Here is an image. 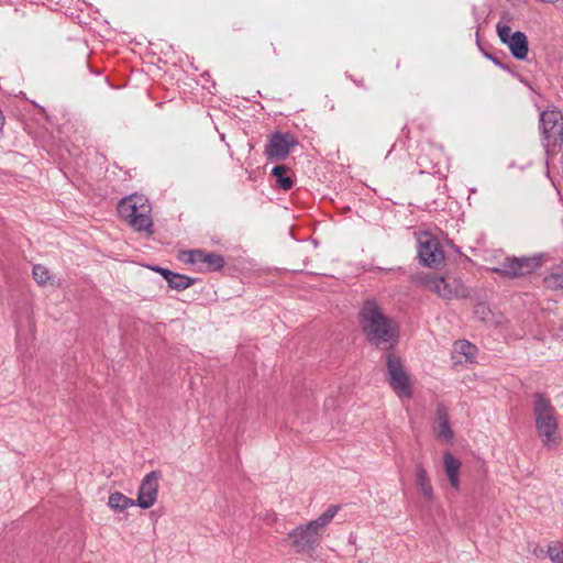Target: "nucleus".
Returning a JSON list of instances; mask_svg holds the SVG:
<instances>
[{
	"label": "nucleus",
	"mask_w": 563,
	"mask_h": 563,
	"mask_svg": "<svg viewBox=\"0 0 563 563\" xmlns=\"http://www.w3.org/2000/svg\"><path fill=\"white\" fill-rule=\"evenodd\" d=\"M297 139L291 133L275 132L265 146V155L269 161L285 159L291 148L297 145Z\"/></svg>",
	"instance_id": "obj_10"
},
{
	"label": "nucleus",
	"mask_w": 563,
	"mask_h": 563,
	"mask_svg": "<svg viewBox=\"0 0 563 563\" xmlns=\"http://www.w3.org/2000/svg\"><path fill=\"white\" fill-rule=\"evenodd\" d=\"M497 33L500 38V41L504 44H507L509 42V37L514 34L511 33V27L506 24L498 23L497 24Z\"/></svg>",
	"instance_id": "obj_23"
},
{
	"label": "nucleus",
	"mask_w": 563,
	"mask_h": 563,
	"mask_svg": "<svg viewBox=\"0 0 563 563\" xmlns=\"http://www.w3.org/2000/svg\"><path fill=\"white\" fill-rule=\"evenodd\" d=\"M510 49L512 56L516 59L523 60L528 56L529 45L527 35L521 32H515L510 37L509 42L506 44Z\"/></svg>",
	"instance_id": "obj_13"
},
{
	"label": "nucleus",
	"mask_w": 563,
	"mask_h": 563,
	"mask_svg": "<svg viewBox=\"0 0 563 563\" xmlns=\"http://www.w3.org/2000/svg\"><path fill=\"white\" fill-rule=\"evenodd\" d=\"M533 416L537 433L542 444L550 450L556 449L560 437L555 409L550 399L541 393L534 395Z\"/></svg>",
	"instance_id": "obj_3"
},
{
	"label": "nucleus",
	"mask_w": 563,
	"mask_h": 563,
	"mask_svg": "<svg viewBox=\"0 0 563 563\" xmlns=\"http://www.w3.org/2000/svg\"><path fill=\"white\" fill-rule=\"evenodd\" d=\"M148 268L161 274L164 277V279L167 282V284H169V280L172 279L173 275L175 274L174 272H172L167 268L159 267V266H148Z\"/></svg>",
	"instance_id": "obj_25"
},
{
	"label": "nucleus",
	"mask_w": 563,
	"mask_h": 563,
	"mask_svg": "<svg viewBox=\"0 0 563 563\" xmlns=\"http://www.w3.org/2000/svg\"><path fill=\"white\" fill-rule=\"evenodd\" d=\"M543 285L550 290L563 289V273L551 272L543 278Z\"/></svg>",
	"instance_id": "obj_20"
},
{
	"label": "nucleus",
	"mask_w": 563,
	"mask_h": 563,
	"mask_svg": "<svg viewBox=\"0 0 563 563\" xmlns=\"http://www.w3.org/2000/svg\"><path fill=\"white\" fill-rule=\"evenodd\" d=\"M108 505L114 511H124L136 505L135 500L126 497L120 492H114L109 496Z\"/></svg>",
	"instance_id": "obj_17"
},
{
	"label": "nucleus",
	"mask_w": 563,
	"mask_h": 563,
	"mask_svg": "<svg viewBox=\"0 0 563 563\" xmlns=\"http://www.w3.org/2000/svg\"><path fill=\"white\" fill-rule=\"evenodd\" d=\"M462 345V352L466 357L472 356V351L475 349L474 345L470 344L467 341L461 342Z\"/></svg>",
	"instance_id": "obj_26"
},
{
	"label": "nucleus",
	"mask_w": 563,
	"mask_h": 563,
	"mask_svg": "<svg viewBox=\"0 0 563 563\" xmlns=\"http://www.w3.org/2000/svg\"><path fill=\"white\" fill-rule=\"evenodd\" d=\"M288 170L289 167L286 165H276L272 170V175L276 177L277 186L284 190H289L294 186V179L286 175Z\"/></svg>",
	"instance_id": "obj_18"
},
{
	"label": "nucleus",
	"mask_w": 563,
	"mask_h": 563,
	"mask_svg": "<svg viewBox=\"0 0 563 563\" xmlns=\"http://www.w3.org/2000/svg\"><path fill=\"white\" fill-rule=\"evenodd\" d=\"M338 510L339 506H330L317 519L291 530L287 537L295 552L311 555L321 542V529L331 522Z\"/></svg>",
	"instance_id": "obj_2"
},
{
	"label": "nucleus",
	"mask_w": 563,
	"mask_h": 563,
	"mask_svg": "<svg viewBox=\"0 0 563 563\" xmlns=\"http://www.w3.org/2000/svg\"><path fill=\"white\" fill-rule=\"evenodd\" d=\"M196 279L186 275L175 273L169 280L168 286L172 289L185 290L195 284Z\"/></svg>",
	"instance_id": "obj_19"
},
{
	"label": "nucleus",
	"mask_w": 563,
	"mask_h": 563,
	"mask_svg": "<svg viewBox=\"0 0 563 563\" xmlns=\"http://www.w3.org/2000/svg\"><path fill=\"white\" fill-rule=\"evenodd\" d=\"M416 477L417 485L428 501H432L434 498L433 487L431 485L428 472L421 463L416 465Z\"/></svg>",
	"instance_id": "obj_15"
},
{
	"label": "nucleus",
	"mask_w": 563,
	"mask_h": 563,
	"mask_svg": "<svg viewBox=\"0 0 563 563\" xmlns=\"http://www.w3.org/2000/svg\"><path fill=\"white\" fill-rule=\"evenodd\" d=\"M474 313L483 321H486L488 320V317L492 314V311L490 309L484 305V303H478L476 307H475V310H474Z\"/></svg>",
	"instance_id": "obj_24"
},
{
	"label": "nucleus",
	"mask_w": 563,
	"mask_h": 563,
	"mask_svg": "<svg viewBox=\"0 0 563 563\" xmlns=\"http://www.w3.org/2000/svg\"><path fill=\"white\" fill-rule=\"evenodd\" d=\"M387 380L399 397H412L409 376L399 356L388 352L386 357Z\"/></svg>",
	"instance_id": "obj_7"
},
{
	"label": "nucleus",
	"mask_w": 563,
	"mask_h": 563,
	"mask_svg": "<svg viewBox=\"0 0 563 563\" xmlns=\"http://www.w3.org/2000/svg\"><path fill=\"white\" fill-rule=\"evenodd\" d=\"M33 276L36 283L40 285L46 284L51 278L48 269L40 264L33 267Z\"/></svg>",
	"instance_id": "obj_22"
},
{
	"label": "nucleus",
	"mask_w": 563,
	"mask_h": 563,
	"mask_svg": "<svg viewBox=\"0 0 563 563\" xmlns=\"http://www.w3.org/2000/svg\"><path fill=\"white\" fill-rule=\"evenodd\" d=\"M443 467L445 475L449 478L450 485L457 489L460 487V470H461V462L455 456H453L449 451L444 452L443 454Z\"/></svg>",
	"instance_id": "obj_14"
},
{
	"label": "nucleus",
	"mask_w": 563,
	"mask_h": 563,
	"mask_svg": "<svg viewBox=\"0 0 563 563\" xmlns=\"http://www.w3.org/2000/svg\"><path fill=\"white\" fill-rule=\"evenodd\" d=\"M358 322L366 340L377 349L390 351L398 343V325L374 299L364 301Z\"/></svg>",
	"instance_id": "obj_1"
},
{
	"label": "nucleus",
	"mask_w": 563,
	"mask_h": 563,
	"mask_svg": "<svg viewBox=\"0 0 563 563\" xmlns=\"http://www.w3.org/2000/svg\"><path fill=\"white\" fill-rule=\"evenodd\" d=\"M353 81L360 86V87H364V84H363V80H356V79H353Z\"/></svg>",
	"instance_id": "obj_27"
},
{
	"label": "nucleus",
	"mask_w": 563,
	"mask_h": 563,
	"mask_svg": "<svg viewBox=\"0 0 563 563\" xmlns=\"http://www.w3.org/2000/svg\"><path fill=\"white\" fill-rule=\"evenodd\" d=\"M437 419L439 422V437L450 441L453 438V431L450 427L446 408L441 404L437 407Z\"/></svg>",
	"instance_id": "obj_16"
},
{
	"label": "nucleus",
	"mask_w": 563,
	"mask_h": 563,
	"mask_svg": "<svg viewBox=\"0 0 563 563\" xmlns=\"http://www.w3.org/2000/svg\"><path fill=\"white\" fill-rule=\"evenodd\" d=\"M542 264L541 255L506 257L492 272L508 278H519L536 272Z\"/></svg>",
	"instance_id": "obj_6"
},
{
	"label": "nucleus",
	"mask_w": 563,
	"mask_h": 563,
	"mask_svg": "<svg viewBox=\"0 0 563 563\" xmlns=\"http://www.w3.org/2000/svg\"><path fill=\"white\" fill-rule=\"evenodd\" d=\"M547 554L552 563H563V545L561 543L550 544Z\"/></svg>",
	"instance_id": "obj_21"
},
{
	"label": "nucleus",
	"mask_w": 563,
	"mask_h": 563,
	"mask_svg": "<svg viewBox=\"0 0 563 563\" xmlns=\"http://www.w3.org/2000/svg\"><path fill=\"white\" fill-rule=\"evenodd\" d=\"M161 476V472L152 471L141 482L137 492V499L135 500L140 508L148 509L156 503L158 495V481Z\"/></svg>",
	"instance_id": "obj_12"
},
{
	"label": "nucleus",
	"mask_w": 563,
	"mask_h": 563,
	"mask_svg": "<svg viewBox=\"0 0 563 563\" xmlns=\"http://www.w3.org/2000/svg\"><path fill=\"white\" fill-rule=\"evenodd\" d=\"M152 207L143 195H131L120 200L118 213L134 231L153 234Z\"/></svg>",
	"instance_id": "obj_4"
},
{
	"label": "nucleus",
	"mask_w": 563,
	"mask_h": 563,
	"mask_svg": "<svg viewBox=\"0 0 563 563\" xmlns=\"http://www.w3.org/2000/svg\"><path fill=\"white\" fill-rule=\"evenodd\" d=\"M184 262L191 265H199L198 269L208 272H217L223 268L224 257L218 253L207 252L205 250H190L183 253Z\"/></svg>",
	"instance_id": "obj_11"
},
{
	"label": "nucleus",
	"mask_w": 563,
	"mask_h": 563,
	"mask_svg": "<svg viewBox=\"0 0 563 563\" xmlns=\"http://www.w3.org/2000/svg\"><path fill=\"white\" fill-rule=\"evenodd\" d=\"M418 256L424 266L439 268L444 263V253L439 241L429 233H423L418 239Z\"/></svg>",
	"instance_id": "obj_8"
},
{
	"label": "nucleus",
	"mask_w": 563,
	"mask_h": 563,
	"mask_svg": "<svg viewBox=\"0 0 563 563\" xmlns=\"http://www.w3.org/2000/svg\"><path fill=\"white\" fill-rule=\"evenodd\" d=\"M540 125L548 145L563 143V114L560 110H545L540 115Z\"/></svg>",
	"instance_id": "obj_9"
},
{
	"label": "nucleus",
	"mask_w": 563,
	"mask_h": 563,
	"mask_svg": "<svg viewBox=\"0 0 563 563\" xmlns=\"http://www.w3.org/2000/svg\"><path fill=\"white\" fill-rule=\"evenodd\" d=\"M422 284L445 300L466 298L470 295L464 284L452 276L429 274L422 277Z\"/></svg>",
	"instance_id": "obj_5"
}]
</instances>
